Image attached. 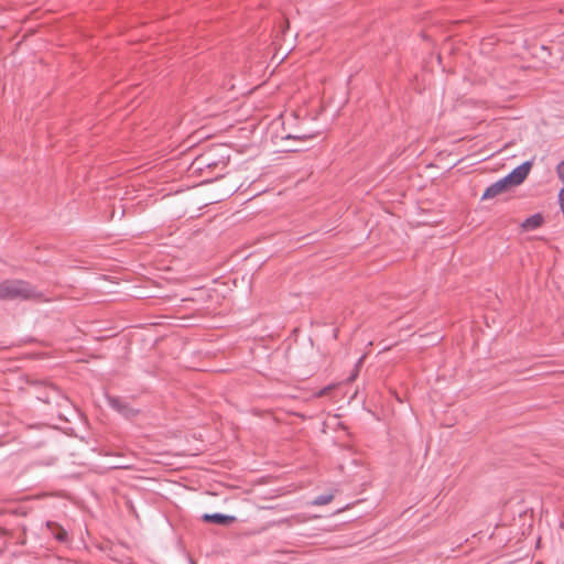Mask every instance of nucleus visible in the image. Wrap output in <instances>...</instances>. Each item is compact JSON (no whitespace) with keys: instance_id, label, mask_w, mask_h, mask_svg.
I'll use <instances>...</instances> for the list:
<instances>
[{"instance_id":"obj_1","label":"nucleus","mask_w":564,"mask_h":564,"mask_svg":"<svg viewBox=\"0 0 564 564\" xmlns=\"http://www.w3.org/2000/svg\"><path fill=\"white\" fill-rule=\"evenodd\" d=\"M37 296L36 290L22 280H7L0 283V299L4 301L30 300Z\"/></svg>"},{"instance_id":"obj_2","label":"nucleus","mask_w":564,"mask_h":564,"mask_svg":"<svg viewBox=\"0 0 564 564\" xmlns=\"http://www.w3.org/2000/svg\"><path fill=\"white\" fill-rule=\"evenodd\" d=\"M531 169V162L527 161L512 170L508 175L503 178L506 180L509 187L520 185L528 176Z\"/></svg>"},{"instance_id":"obj_3","label":"nucleus","mask_w":564,"mask_h":564,"mask_svg":"<svg viewBox=\"0 0 564 564\" xmlns=\"http://www.w3.org/2000/svg\"><path fill=\"white\" fill-rule=\"evenodd\" d=\"M508 188L510 187L507 184L506 180L502 177L486 188L481 196V199L494 198L503 193L505 191H507Z\"/></svg>"},{"instance_id":"obj_4","label":"nucleus","mask_w":564,"mask_h":564,"mask_svg":"<svg viewBox=\"0 0 564 564\" xmlns=\"http://www.w3.org/2000/svg\"><path fill=\"white\" fill-rule=\"evenodd\" d=\"M203 521L208 523H216L220 525H229L236 521V517L223 513H204Z\"/></svg>"},{"instance_id":"obj_5","label":"nucleus","mask_w":564,"mask_h":564,"mask_svg":"<svg viewBox=\"0 0 564 564\" xmlns=\"http://www.w3.org/2000/svg\"><path fill=\"white\" fill-rule=\"evenodd\" d=\"M109 404L112 409L117 410L122 415L130 417L134 414V411L127 405H124L119 399L117 398H109Z\"/></svg>"},{"instance_id":"obj_6","label":"nucleus","mask_w":564,"mask_h":564,"mask_svg":"<svg viewBox=\"0 0 564 564\" xmlns=\"http://www.w3.org/2000/svg\"><path fill=\"white\" fill-rule=\"evenodd\" d=\"M541 224L542 217L540 215H533L522 223V227L527 230H531L538 228Z\"/></svg>"},{"instance_id":"obj_7","label":"nucleus","mask_w":564,"mask_h":564,"mask_svg":"<svg viewBox=\"0 0 564 564\" xmlns=\"http://www.w3.org/2000/svg\"><path fill=\"white\" fill-rule=\"evenodd\" d=\"M333 499H334V495H332V494L321 495V496H317L316 498H314V500L312 501V505L324 506V505L329 503Z\"/></svg>"},{"instance_id":"obj_8","label":"nucleus","mask_w":564,"mask_h":564,"mask_svg":"<svg viewBox=\"0 0 564 564\" xmlns=\"http://www.w3.org/2000/svg\"><path fill=\"white\" fill-rule=\"evenodd\" d=\"M288 138H292V135H289ZM294 139H305L307 135H293ZM311 138V135H308Z\"/></svg>"},{"instance_id":"obj_9","label":"nucleus","mask_w":564,"mask_h":564,"mask_svg":"<svg viewBox=\"0 0 564 564\" xmlns=\"http://www.w3.org/2000/svg\"><path fill=\"white\" fill-rule=\"evenodd\" d=\"M362 360H364V357H361V358L358 360V362H357V367H359V366L361 365Z\"/></svg>"}]
</instances>
